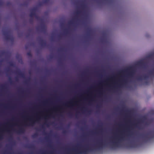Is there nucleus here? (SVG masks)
<instances>
[{
  "instance_id": "4d7b16f0",
  "label": "nucleus",
  "mask_w": 154,
  "mask_h": 154,
  "mask_svg": "<svg viewBox=\"0 0 154 154\" xmlns=\"http://www.w3.org/2000/svg\"><path fill=\"white\" fill-rule=\"evenodd\" d=\"M100 106H99L98 105H97V107H99Z\"/></svg>"
},
{
  "instance_id": "20e7f679",
  "label": "nucleus",
  "mask_w": 154,
  "mask_h": 154,
  "mask_svg": "<svg viewBox=\"0 0 154 154\" xmlns=\"http://www.w3.org/2000/svg\"><path fill=\"white\" fill-rule=\"evenodd\" d=\"M123 139V137L121 135L116 137L115 139L116 140V141L113 142V144L112 145L113 148H115L116 147H119L120 146V141Z\"/></svg>"
},
{
  "instance_id": "de8ad7c7",
  "label": "nucleus",
  "mask_w": 154,
  "mask_h": 154,
  "mask_svg": "<svg viewBox=\"0 0 154 154\" xmlns=\"http://www.w3.org/2000/svg\"><path fill=\"white\" fill-rule=\"evenodd\" d=\"M43 132V133H44V134H45H45H46V133H45V132Z\"/></svg>"
},
{
  "instance_id": "7ed1b4c3",
  "label": "nucleus",
  "mask_w": 154,
  "mask_h": 154,
  "mask_svg": "<svg viewBox=\"0 0 154 154\" xmlns=\"http://www.w3.org/2000/svg\"><path fill=\"white\" fill-rule=\"evenodd\" d=\"M149 75L145 74L143 75L138 76L137 79L139 81H141L142 80H146L149 77V75L154 76V70H150L148 72Z\"/></svg>"
},
{
  "instance_id": "680f3d73",
  "label": "nucleus",
  "mask_w": 154,
  "mask_h": 154,
  "mask_svg": "<svg viewBox=\"0 0 154 154\" xmlns=\"http://www.w3.org/2000/svg\"><path fill=\"white\" fill-rule=\"evenodd\" d=\"M0 4H1V3H2V2H0Z\"/></svg>"
},
{
  "instance_id": "6e6552de",
  "label": "nucleus",
  "mask_w": 154,
  "mask_h": 154,
  "mask_svg": "<svg viewBox=\"0 0 154 154\" xmlns=\"http://www.w3.org/2000/svg\"><path fill=\"white\" fill-rule=\"evenodd\" d=\"M131 127H129L128 126H125V128H123L122 130L120 132L121 134H123L124 132H130V128Z\"/></svg>"
},
{
  "instance_id": "052dcab7",
  "label": "nucleus",
  "mask_w": 154,
  "mask_h": 154,
  "mask_svg": "<svg viewBox=\"0 0 154 154\" xmlns=\"http://www.w3.org/2000/svg\"><path fill=\"white\" fill-rule=\"evenodd\" d=\"M2 60H1V62H2Z\"/></svg>"
},
{
  "instance_id": "8fccbe9b",
  "label": "nucleus",
  "mask_w": 154,
  "mask_h": 154,
  "mask_svg": "<svg viewBox=\"0 0 154 154\" xmlns=\"http://www.w3.org/2000/svg\"><path fill=\"white\" fill-rule=\"evenodd\" d=\"M46 140H48V137H46Z\"/></svg>"
},
{
  "instance_id": "5fc2aeb1",
  "label": "nucleus",
  "mask_w": 154,
  "mask_h": 154,
  "mask_svg": "<svg viewBox=\"0 0 154 154\" xmlns=\"http://www.w3.org/2000/svg\"><path fill=\"white\" fill-rule=\"evenodd\" d=\"M65 32L66 33H67V32L66 30H65Z\"/></svg>"
},
{
  "instance_id": "79ce46f5",
  "label": "nucleus",
  "mask_w": 154,
  "mask_h": 154,
  "mask_svg": "<svg viewBox=\"0 0 154 154\" xmlns=\"http://www.w3.org/2000/svg\"><path fill=\"white\" fill-rule=\"evenodd\" d=\"M66 130H64L63 131V134H66Z\"/></svg>"
},
{
  "instance_id": "dca6fc26",
  "label": "nucleus",
  "mask_w": 154,
  "mask_h": 154,
  "mask_svg": "<svg viewBox=\"0 0 154 154\" xmlns=\"http://www.w3.org/2000/svg\"><path fill=\"white\" fill-rule=\"evenodd\" d=\"M81 7L83 9H84L86 7V5L82 2V3L81 5Z\"/></svg>"
},
{
  "instance_id": "ea45409f",
  "label": "nucleus",
  "mask_w": 154,
  "mask_h": 154,
  "mask_svg": "<svg viewBox=\"0 0 154 154\" xmlns=\"http://www.w3.org/2000/svg\"><path fill=\"white\" fill-rule=\"evenodd\" d=\"M44 124L45 125H46V126H48V124L47 123V122H46L45 123H44Z\"/></svg>"
},
{
  "instance_id": "09e8293b",
  "label": "nucleus",
  "mask_w": 154,
  "mask_h": 154,
  "mask_svg": "<svg viewBox=\"0 0 154 154\" xmlns=\"http://www.w3.org/2000/svg\"><path fill=\"white\" fill-rule=\"evenodd\" d=\"M126 112H130V111L128 110H127V111H126Z\"/></svg>"
},
{
  "instance_id": "e433bc0d",
  "label": "nucleus",
  "mask_w": 154,
  "mask_h": 154,
  "mask_svg": "<svg viewBox=\"0 0 154 154\" xmlns=\"http://www.w3.org/2000/svg\"><path fill=\"white\" fill-rule=\"evenodd\" d=\"M2 134L0 133V139H2Z\"/></svg>"
},
{
  "instance_id": "a18cd8bd",
  "label": "nucleus",
  "mask_w": 154,
  "mask_h": 154,
  "mask_svg": "<svg viewBox=\"0 0 154 154\" xmlns=\"http://www.w3.org/2000/svg\"><path fill=\"white\" fill-rule=\"evenodd\" d=\"M42 129H45V128H44V126L43 125H42Z\"/></svg>"
},
{
  "instance_id": "7c9ffc66",
  "label": "nucleus",
  "mask_w": 154,
  "mask_h": 154,
  "mask_svg": "<svg viewBox=\"0 0 154 154\" xmlns=\"http://www.w3.org/2000/svg\"><path fill=\"white\" fill-rule=\"evenodd\" d=\"M1 88L3 89H6V87L5 85L2 86Z\"/></svg>"
},
{
  "instance_id": "4be33fe9",
  "label": "nucleus",
  "mask_w": 154,
  "mask_h": 154,
  "mask_svg": "<svg viewBox=\"0 0 154 154\" xmlns=\"http://www.w3.org/2000/svg\"><path fill=\"white\" fill-rule=\"evenodd\" d=\"M91 31V30L90 29H89V30L87 32V36L88 38H89V36L90 35V32Z\"/></svg>"
},
{
  "instance_id": "ddd939ff",
  "label": "nucleus",
  "mask_w": 154,
  "mask_h": 154,
  "mask_svg": "<svg viewBox=\"0 0 154 154\" xmlns=\"http://www.w3.org/2000/svg\"><path fill=\"white\" fill-rule=\"evenodd\" d=\"M16 73L17 74H18L21 77L24 78L25 76V75L24 73H22L21 71L18 69L16 72Z\"/></svg>"
},
{
  "instance_id": "72a5a7b5",
  "label": "nucleus",
  "mask_w": 154,
  "mask_h": 154,
  "mask_svg": "<svg viewBox=\"0 0 154 154\" xmlns=\"http://www.w3.org/2000/svg\"><path fill=\"white\" fill-rule=\"evenodd\" d=\"M102 94V92L100 91H99V96H100Z\"/></svg>"
},
{
  "instance_id": "338daca9",
  "label": "nucleus",
  "mask_w": 154,
  "mask_h": 154,
  "mask_svg": "<svg viewBox=\"0 0 154 154\" xmlns=\"http://www.w3.org/2000/svg\"><path fill=\"white\" fill-rule=\"evenodd\" d=\"M50 116V115H49V116H49V117Z\"/></svg>"
},
{
  "instance_id": "6ab92c4d",
  "label": "nucleus",
  "mask_w": 154,
  "mask_h": 154,
  "mask_svg": "<svg viewBox=\"0 0 154 154\" xmlns=\"http://www.w3.org/2000/svg\"><path fill=\"white\" fill-rule=\"evenodd\" d=\"M139 122H138L137 123H135L134 124H133V125L135 127H137L139 128V129H141V128H140L138 125V124L139 123Z\"/></svg>"
},
{
  "instance_id": "473e14b6",
  "label": "nucleus",
  "mask_w": 154,
  "mask_h": 154,
  "mask_svg": "<svg viewBox=\"0 0 154 154\" xmlns=\"http://www.w3.org/2000/svg\"><path fill=\"white\" fill-rule=\"evenodd\" d=\"M144 83L146 85H148L149 84V82H148V81H146L145 82H144Z\"/></svg>"
},
{
  "instance_id": "4468645a",
  "label": "nucleus",
  "mask_w": 154,
  "mask_h": 154,
  "mask_svg": "<svg viewBox=\"0 0 154 154\" xmlns=\"http://www.w3.org/2000/svg\"><path fill=\"white\" fill-rule=\"evenodd\" d=\"M41 28L42 31L44 32H45L46 30V27L44 25H42L41 26Z\"/></svg>"
},
{
  "instance_id": "1a4fd4ad",
  "label": "nucleus",
  "mask_w": 154,
  "mask_h": 154,
  "mask_svg": "<svg viewBox=\"0 0 154 154\" xmlns=\"http://www.w3.org/2000/svg\"><path fill=\"white\" fill-rule=\"evenodd\" d=\"M136 65L138 66H142L144 68H145V63L142 60H140L136 64Z\"/></svg>"
},
{
  "instance_id": "5701e85b",
  "label": "nucleus",
  "mask_w": 154,
  "mask_h": 154,
  "mask_svg": "<svg viewBox=\"0 0 154 154\" xmlns=\"http://www.w3.org/2000/svg\"><path fill=\"white\" fill-rule=\"evenodd\" d=\"M10 71L9 68L5 70V72L7 76H8V73Z\"/></svg>"
},
{
  "instance_id": "b1692460",
  "label": "nucleus",
  "mask_w": 154,
  "mask_h": 154,
  "mask_svg": "<svg viewBox=\"0 0 154 154\" xmlns=\"http://www.w3.org/2000/svg\"><path fill=\"white\" fill-rule=\"evenodd\" d=\"M130 146L131 147L134 148L135 147V144L134 143H131L130 144Z\"/></svg>"
},
{
  "instance_id": "a19ab883",
  "label": "nucleus",
  "mask_w": 154,
  "mask_h": 154,
  "mask_svg": "<svg viewBox=\"0 0 154 154\" xmlns=\"http://www.w3.org/2000/svg\"><path fill=\"white\" fill-rule=\"evenodd\" d=\"M29 79H30L29 78V79L27 80V81H26L25 82L26 84H27L28 83V81L29 80Z\"/></svg>"
},
{
  "instance_id": "393cba45",
  "label": "nucleus",
  "mask_w": 154,
  "mask_h": 154,
  "mask_svg": "<svg viewBox=\"0 0 154 154\" xmlns=\"http://www.w3.org/2000/svg\"><path fill=\"white\" fill-rule=\"evenodd\" d=\"M27 55L29 57H32V55L30 52H29L27 53Z\"/></svg>"
},
{
  "instance_id": "c85d7f7f",
  "label": "nucleus",
  "mask_w": 154,
  "mask_h": 154,
  "mask_svg": "<svg viewBox=\"0 0 154 154\" xmlns=\"http://www.w3.org/2000/svg\"><path fill=\"white\" fill-rule=\"evenodd\" d=\"M9 64H10V66H14V64L12 62H10Z\"/></svg>"
},
{
  "instance_id": "a211bd4d",
  "label": "nucleus",
  "mask_w": 154,
  "mask_h": 154,
  "mask_svg": "<svg viewBox=\"0 0 154 154\" xmlns=\"http://www.w3.org/2000/svg\"><path fill=\"white\" fill-rule=\"evenodd\" d=\"M82 13V11L80 10H77L75 12V14L77 15H78L80 14H81Z\"/></svg>"
},
{
  "instance_id": "603ef678",
  "label": "nucleus",
  "mask_w": 154,
  "mask_h": 154,
  "mask_svg": "<svg viewBox=\"0 0 154 154\" xmlns=\"http://www.w3.org/2000/svg\"><path fill=\"white\" fill-rule=\"evenodd\" d=\"M49 146H50V147H51V148L52 147V146H51V145H49Z\"/></svg>"
},
{
  "instance_id": "f03ea898",
  "label": "nucleus",
  "mask_w": 154,
  "mask_h": 154,
  "mask_svg": "<svg viewBox=\"0 0 154 154\" xmlns=\"http://www.w3.org/2000/svg\"><path fill=\"white\" fill-rule=\"evenodd\" d=\"M128 72V75L131 77H132L134 74L135 70L134 66H130L125 69L121 70L119 72V74H121L124 72Z\"/></svg>"
},
{
  "instance_id": "6e6d98bb",
  "label": "nucleus",
  "mask_w": 154,
  "mask_h": 154,
  "mask_svg": "<svg viewBox=\"0 0 154 154\" xmlns=\"http://www.w3.org/2000/svg\"><path fill=\"white\" fill-rule=\"evenodd\" d=\"M91 100L92 101L94 100H93V99L92 98Z\"/></svg>"
},
{
  "instance_id": "bb28decb",
  "label": "nucleus",
  "mask_w": 154,
  "mask_h": 154,
  "mask_svg": "<svg viewBox=\"0 0 154 154\" xmlns=\"http://www.w3.org/2000/svg\"><path fill=\"white\" fill-rule=\"evenodd\" d=\"M9 82H10V83L11 84H12L13 83V82L11 80V77H9Z\"/></svg>"
},
{
  "instance_id": "4c0bfd02",
  "label": "nucleus",
  "mask_w": 154,
  "mask_h": 154,
  "mask_svg": "<svg viewBox=\"0 0 154 154\" xmlns=\"http://www.w3.org/2000/svg\"><path fill=\"white\" fill-rule=\"evenodd\" d=\"M47 152H43L41 154H48Z\"/></svg>"
},
{
  "instance_id": "2f4dec72",
  "label": "nucleus",
  "mask_w": 154,
  "mask_h": 154,
  "mask_svg": "<svg viewBox=\"0 0 154 154\" xmlns=\"http://www.w3.org/2000/svg\"><path fill=\"white\" fill-rule=\"evenodd\" d=\"M49 1V0H44V3H47Z\"/></svg>"
},
{
  "instance_id": "0eeeda50",
  "label": "nucleus",
  "mask_w": 154,
  "mask_h": 154,
  "mask_svg": "<svg viewBox=\"0 0 154 154\" xmlns=\"http://www.w3.org/2000/svg\"><path fill=\"white\" fill-rule=\"evenodd\" d=\"M28 119L29 120V123H27L25 124V125L28 126H33L35 124V122L38 120V118H36V120H35L32 118H29Z\"/></svg>"
},
{
  "instance_id": "0e129e2a",
  "label": "nucleus",
  "mask_w": 154,
  "mask_h": 154,
  "mask_svg": "<svg viewBox=\"0 0 154 154\" xmlns=\"http://www.w3.org/2000/svg\"><path fill=\"white\" fill-rule=\"evenodd\" d=\"M101 126H99L100 127H101Z\"/></svg>"
},
{
  "instance_id": "69168bd1",
  "label": "nucleus",
  "mask_w": 154,
  "mask_h": 154,
  "mask_svg": "<svg viewBox=\"0 0 154 154\" xmlns=\"http://www.w3.org/2000/svg\"><path fill=\"white\" fill-rule=\"evenodd\" d=\"M30 147L31 148H32V146H31Z\"/></svg>"
},
{
  "instance_id": "3c124183",
  "label": "nucleus",
  "mask_w": 154,
  "mask_h": 154,
  "mask_svg": "<svg viewBox=\"0 0 154 154\" xmlns=\"http://www.w3.org/2000/svg\"><path fill=\"white\" fill-rule=\"evenodd\" d=\"M7 131L8 132H10V131H9V130H7Z\"/></svg>"
},
{
  "instance_id": "9d476101",
  "label": "nucleus",
  "mask_w": 154,
  "mask_h": 154,
  "mask_svg": "<svg viewBox=\"0 0 154 154\" xmlns=\"http://www.w3.org/2000/svg\"><path fill=\"white\" fill-rule=\"evenodd\" d=\"M35 11L36 9L35 8H32L31 10V13L29 14V16L30 17H32L33 16H36Z\"/></svg>"
},
{
  "instance_id": "a878e982",
  "label": "nucleus",
  "mask_w": 154,
  "mask_h": 154,
  "mask_svg": "<svg viewBox=\"0 0 154 154\" xmlns=\"http://www.w3.org/2000/svg\"><path fill=\"white\" fill-rule=\"evenodd\" d=\"M109 3H112L115 2L116 0H107Z\"/></svg>"
},
{
  "instance_id": "13d9d810",
  "label": "nucleus",
  "mask_w": 154,
  "mask_h": 154,
  "mask_svg": "<svg viewBox=\"0 0 154 154\" xmlns=\"http://www.w3.org/2000/svg\"><path fill=\"white\" fill-rule=\"evenodd\" d=\"M26 48H27V46H26Z\"/></svg>"
},
{
  "instance_id": "f704fd0d",
  "label": "nucleus",
  "mask_w": 154,
  "mask_h": 154,
  "mask_svg": "<svg viewBox=\"0 0 154 154\" xmlns=\"http://www.w3.org/2000/svg\"><path fill=\"white\" fill-rule=\"evenodd\" d=\"M106 39L104 38H103L101 39V41L102 42H106Z\"/></svg>"
},
{
  "instance_id": "f8f14e48",
  "label": "nucleus",
  "mask_w": 154,
  "mask_h": 154,
  "mask_svg": "<svg viewBox=\"0 0 154 154\" xmlns=\"http://www.w3.org/2000/svg\"><path fill=\"white\" fill-rule=\"evenodd\" d=\"M25 131V129L24 128L20 127L17 131L15 130V131L18 134H22L24 133Z\"/></svg>"
},
{
  "instance_id": "c756f323",
  "label": "nucleus",
  "mask_w": 154,
  "mask_h": 154,
  "mask_svg": "<svg viewBox=\"0 0 154 154\" xmlns=\"http://www.w3.org/2000/svg\"><path fill=\"white\" fill-rule=\"evenodd\" d=\"M38 135V134L37 133H35L33 135V137H36Z\"/></svg>"
},
{
  "instance_id": "f257e3e1",
  "label": "nucleus",
  "mask_w": 154,
  "mask_h": 154,
  "mask_svg": "<svg viewBox=\"0 0 154 154\" xmlns=\"http://www.w3.org/2000/svg\"><path fill=\"white\" fill-rule=\"evenodd\" d=\"M73 149L72 152L69 151L67 154H88V152L89 150H92L89 148H85L84 149Z\"/></svg>"
},
{
  "instance_id": "39448f33",
  "label": "nucleus",
  "mask_w": 154,
  "mask_h": 154,
  "mask_svg": "<svg viewBox=\"0 0 154 154\" xmlns=\"http://www.w3.org/2000/svg\"><path fill=\"white\" fill-rule=\"evenodd\" d=\"M3 35L5 37V38L6 40H10L13 41L14 39L13 37L9 35L10 31L9 30L6 31H3Z\"/></svg>"
},
{
  "instance_id": "aec40b11",
  "label": "nucleus",
  "mask_w": 154,
  "mask_h": 154,
  "mask_svg": "<svg viewBox=\"0 0 154 154\" xmlns=\"http://www.w3.org/2000/svg\"><path fill=\"white\" fill-rule=\"evenodd\" d=\"M72 102L71 101H70V102H68L67 103H66L63 104V105H64L65 106H69L68 105V104H70L71 105H72Z\"/></svg>"
},
{
  "instance_id": "864d4df0",
  "label": "nucleus",
  "mask_w": 154,
  "mask_h": 154,
  "mask_svg": "<svg viewBox=\"0 0 154 154\" xmlns=\"http://www.w3.org/2000/svg\"><path fill=\"white\" fill-rule=\"evenodd\" d=\"M75 3H76V4H78V2H75Z\"/></svg>"
},
{
  "instance_id": "2eb2a0df",
  "label": "nucleus",
  "mask_w": 154,
  "mask_h": 154,
  "mask_svg": "<svg viewBox=\"0 0 154 154\" xmlns=\"http://www.w3.org/2000/svg\"><path fill=\"white\" fill-rule=\"evenodd\" d=\"M75 21L74 20H71L70 21L69 23H68L70 25H73L74 23H75Z\"/></svg>"
},
{
  "instance_id": "9b49d317",
  "label": "nucleus",
  "mask_w": 154,
  "mask_h": 154,
  "mask_svg": "<svg viewBox=\"0 0 154 154\" xmlns=\"http://www.w3.org/2000/svg\"><path fill=\"white\" fill-rule=\"evenodd\" d=\"M39 41L42 47H45L46 46V43L45 41H44L42 39L40 38Z\"/></svg>"
},
{
  "instance_id": "423d86ee",
  "label": "nucleus",
  "mask_w": 154,
  "mask_h": 154,
  "mask_svg": "<svg viewBox=\"0 0 154 154\" xmlns=\"http://www.w3.org/2000/svg\"><path fill=\"white\" fill-rule=\"evenodd\" d=\"M120 82V83L117 86L114 87V88L116 89H118V88L122 87L123 86L126 85L127 83L126 79H123Z\"/></svg>"
},
{
  "instance_id": "c9c22d12",
  "label": "nucleus",
  "mask_w": 154,
  "mask_h": 154,
  "mask_svg": "<svg viewBox=\"0 0 154 154\" xmlns=\"http://www.w3.org/2000/svg\"><path fill=\"white\" fill-rule=\"evenodd\" d=\"M29 21L30 23H32L33 22V20L32 19H30L29 20Z\"/></svg>"
},
{
  "instance_id": "37998d69",
  "label": "nucleus",
  "mask_w": 154,
  "mask_h": 154,
  "mask_svg": "<svg viewBox=\"0 0 154 154\" xmlns=\"http://www.w3.org/2000/svg\"><path fill=\"white\" fill-rule=\"evenodd\" d=\"M49 154H53V152L52 151L49 152Z\"/></svg>"
},
{
  "instance_id": "58836bf2",
  "label": "nucleus",
  "mask_w": 154,
  "mask_h": 154,
  "mask_svg": "<svg viewBox=\"0 0 154 154\" xmlns=\"http://www.w3.org/2000/svg\"><path fill=\"white\" fill-rule=\"evenodd\" d=\"M75 117L77 118H78V114L77 113H76L75 115Z\"/></svg>"
},
{
  "instance_id": "bf43d9fd",
  "label": "nucleus",
  "mask_w": 154,
  "mask_h": 154,
  "mask_svg": "<svg viewBox=\"0 0 154 154\" xmlns=\"http://www.w3.org/2000/svg\"><path fill=\"white\" fill-rule=\"evenodd\" d=\"M83 137H85V135H84V136H83Z\"/></svg>"
},
{
  "instance_id": "774afa93",
  "label": "nucleus",
  "mask_w": 154,
  "mask_h": 154,
  "mask_svg": "<svg viewBox=\"0 0 154 154\" xmlns=\"http://www.w3.org/2000/svg\"><path fill=\"white\" fill-rule=\"evenodd\" d=\"M19 154H22L21 153H20Z\"/></svg>"
},
{
  "instance_id": "49530a36",
  "label": "nucleus",
  "mask_w": 154,
  "mask_h": 154,
  "mask_svg": "<svg viewBox=\"0 0 154 154\" xmlns=\"http://www.w3.org/2000/svg\"><path fill=\"white\" fill-rule=\"evenodd\" d=\"M91 111H88V113H90V112H91Z\"/></svg>"
},
{
  "instance_id": "412c9836",
  "label": "nucleus",
  "mask_w": 154,
  "mask_h": 154,
  "mask_svg": "<svg viewBox=\"0 0 154 154\" xmlns=\"http://www.w3.org/2000/svg\"><path fill=\"white\" fill-rule=\"evenodd\" d=\"M149 134H147L146 135H143L141 134V136L142 137L144 138H148V135Z\"/></svg>"
},
{
  "instance_id": "e2e57ef3",
  "label": "nucleus",
  "mask_w": 154,
  "mask_h": 154,
  "mask_svg": "<svg viewBox=\"0 0 154 154\" xmlns=\"http://www.w3.org/2000/svg\"><path fill=\"white\" fill-rule=\"evenodd\" d=\"M77 19L76 18H75V19Z\"/></svg>"
},
{
  "instance_id": "c03bdc74",
  "label": "nucleus",
  "mask_w": 154,
  "mask_h": 154,
  "mask_svg": "<svg viewBox=\"0 0 154 154\" xmlns=\"http://www.w3.org/2000/svg\"><path fill=\"white\" fill-rule=\"evenodd\" d=\"M15 80H16V81H18V78H17V77H15Z\"/></svg>"
},
{
  "instance_id": "cd10ccee",
  "label": "nucleus",
  "mask_w": 154,
  "mask_h": 154,
  "mask_svg": "<svg viewBox=\"0 0 154 154\" xmlns=\"http://www.w3.org/2000/svg\"><path fill=\"white\" fill-rule=\"evenodd\" d=\"M68 115L69 117H72V113L70 112H69L68 113Z\"/></svg>"
},
{
  "instance_id": "f3484780",
  "label": "nucleus",
  "mask_w": 154,
  "mask_h": 154,
  "mask_svg": "<svg viewBox=\"0 0 154 154\" xmlns=\"http://www.w3.org/2000/svg\"><path fill=\"white\" fill-rule=\"evenodd\" d=\"M103 145L105 146V145L103 144V142H99V149H101L102 147L101 146Z\"/></svg>"
}]
</instances>
